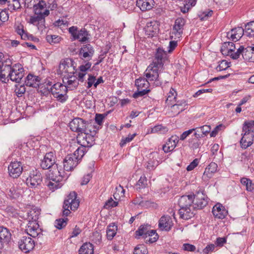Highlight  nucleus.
I'll use <instances>...</instances> for the list:
<instances>
[{
	"label": "nucleus",
	"instance_id": "nucleus-6",
	"mask_svg": "<svg viewBox=\"0 0 254 254\" xmlns=\"http://www.w3.org/2000/svg\"><path fill=\"white\" fill-rule=\"evenodd\" d=\"M193 197L192 207L193 209H202L208 203V197L203 190H199L196 191L195 194L193 195Z\"/></svg>",
	"mask_w": 254,
	"mask_h": 254
},
{
	"label": "nucleus",
	"instance_id": "nucleus-25",
	"mask_svg": "<svg viewBox=\"0 0 254 254\" xmlns=\"http://www.w3.org/2000/svg\"><path fill=\"white\" fill-rule=\"evenodd\" d=\"M245 34L244 29L241 27L233 28L227 34V37L233 41H238L242 36Z\"/></svg>",
	"mask_w": 254,
	"mask_h": 254
},
{
	"label": "nucleus",
	"instance_id": "nucleus-49",
	"mask_svg": "<svg viewBox=\"0 0 254 254\" xmlns=\"http://www.w3.org/2000/svg\"><path fill=\"white\" fill-rule=\"evenodd\" d=\"M147 249L143 244L138 245L134 249V254H147Z\"/></svg>",
	"mask_w": 254,
	"mask_h": 254
},
{
	"label": "nucleus",
	"instance_id": "nucleus-13",
	"mask_svg": "<svg viewBox=\"0 0 254 254\" xmlns=\"http://www.w3.org/2000/svg\"><path fill=\"white\" fill-rule=\"evenodd\" d=\"M25 231L27 234L33 238L40 237L42 235V230L39 227L38 222H28Z\"/></svg>",
	"mask_w": 254,
	"mask_h": 254
},
{
	"label": "nucleus",
	"instance_id": "nucleus-21",
	"mask_svg": "<svg viewBox=\"0 0 254 254\" xmlns=\"http://www.w3.org/2000/svg\"><path fill=\"white\" fill-rule=\"evenodd\" d=\"M185 23L186 20L182 17H179L175 20L172 32L175 36L179 38L182 36Z\"/></svg>",
	"mask_w": 254,
	"mask_h": 254
},
{
	"label": "nucleus",
	"instance_id": "nucleus-47",
	"mask_svg": "<svg viewBox=\"0 0 254 254\" xmlns=\"http://www.w3.org/2000/svg\"><path fill=\"white\" fill-rule=\"evenodd\" d=\"M241 183L246 187V190L249 191H252L254 189V184L252 183V181L248 178H242L241 179Z\"/></svg>",
	"mask_w": 254,
	"mask_h": 254
},
{
	"label": "nucleus",
	"instance_id": "nucleus-48",
	"mask_svg": "<svg viewBox=\"0 0 254 254\" xmlns=\"http://www.w3.org/2000/svg\"><path fill=\"white\" fill-rule=\"evenodd\" d=\"M147 186V179L144 175L140 177V179L136 183V189L140 190L146 188Z\"/></svg>",
	"mask_w": 254,
	"mask_h": 254
},
{
	"label": "nucleus",
	"instance_id": "nucleus-46",
	"mask_svg": "<svg viewBox=\"0 0 254 254\" xmlns=\"http://www.w3.org/2000/svg\"><path fill=\"white\" fill-rule=\"evenodd\" d=\"M150 229V225H141L138 229L135 232L136 235L139 236H143V237H147V233Z\"/></svg>",
	"mask_w": 254,
	"mask_h": 254
},
{
	"label": "nucleus",
	"instance_id": "nucleus-5",
	"mask_svg": "<svg viewBox=\"0 0 254 254\" xmlns=\"http://www.w3.org/2000/svg\"><path fill=\"white\" fill-rule=\"evenodd\" d=\"M74 64L75 62L71 59L62 60L59 66L58 73L61 75L64 73L67 75L73 74L76 70Z\"/></svg>",
	"mask_w": 254,
	"mask_h": 254
},
{
	"label": "nucleus",
	"instance_id": "nucleus-3",
	"mask_svg": "<svg viewBox=\"0 0 254 254\" xmlns=\"http://www.w3.org/2000/svg\"><path fill=\"white\" fill-rule=\"evenodd\" d=\"M57 167V169H56L54 173H51V174H50L49 178L46 182L47 186L53 191L61 188L64 184V177L62 175L64 171L62 172L58 169L57 164H56L54 167Z\"/></svg>",
	"mask_w": 254,
	"mask_h": 254
},
{
	"label": "nucleus",
	"instance_id": "nucleus-23",
	"mask_svg": "<svg viewBox=\"0 0 254 254\" xmlns=\"http://www.w3.org/2000/svg\"><path fill=\"white\" fill-rule=\"evenodd\" d=\"M212 212L215 218L221 219H224L228 214L225 207L219 203L213 206Z\"/></svg>",
	"mask_w": 254,
	"mask_h": 254
},
{
	"label": "nucleus",
	"instance_id": "nucleus-56",
	"mask_svg": "<svg viewBox=\"0 0 254 254\" xmlns=\"http://www.w3.org/2000/svg\"><path fill=\"white\" fill-rule=\"evenodd\" d=\"M177 95L176 91L174 88H171L168 94L166 103L169 104V102H172L173 100H175Z\"/></svg>",
	"mask_w": 254,
	"mask_h": 254
},
{
	"label": "nucleus",
	"instance_id": "nucleus-36",
	"mask_svg": "<svg viewBox=\"0 0 254 254\" xmlns=\"http://www.w3.org/2000/svg\"><path fill=\"white\" fill-rule=\"evenodd\" d=\"M93 245L90 243H84L79 250V254H93Z\"/></svg>",
	"mask_w": 254,
	"mask_h": 254
},
{
	"label": "nucleus",
	"instance_id": "nucleus-64",
	"mask_svg": "<svg viewBox=\"0 0 254 254\" xmlns=\"http://www.w3.org/2000/svg\"><path fill=\"white\" fill-rule=\"evenodd\" d=\"M9 18L8 14L6 10L0 9V26L2 23L7 21Z\"/></svg>",
	"mask_w": 254,
	"mask_h": 254
},
{
	"label": "nucleus",
	"instance_id": "nucleus-57",
	"mask_svg": "<svg viewBox=\"0 0 254 254\" xmlns=\"http://www.w3.org/2000/svg\"><path fill=\"white\" fill-rule=\"evenodd\" d=\"M136 135V133H133L132 134H128V136L126 137L123 138L121 142L120 143V145L121 147L124 146L127 143H128L132 141L134 137Z\"/></svg>",
	"mask_w": 254,
	"mask_h": 254
},
{
	"label": "nucleus",
	"instance_id": "nucleus-54",
	"mask_svg": "<svg viewBox=\"0 0 254 254\" xmlns=\"http://www.w3.org/2000/svg\"><path fill=\"white\" fill-rule=\"evenodd\" d=\"M212 14V10L207 9L200 12V13L198 14V16L201 20H204L207 19L209 17H211Z\"/></svg>",
	"mask_w": 254,
	"mask_h": 254
},
{
	"label": "nucleus",
	"instance_id": "nucleus-37",
	"mask_svg": "<svg viewBox=\"0 0 254 254\" xmlns=\"http://www.w3.org/2000/svg\"><path fill=\"white\" fill-rule=\"evenodd\" d=\"M135 85L137 89H149V80L146 78H139L135 80Z\"/></svg>",
	"mask_w": 254,
	"mask_h": 254
},
{
	"label": "nucleus",
	"instance_id": "nucleus-29",
	"mask_svg": "<svg viewBox=\"0 0 254 254\" xmlns=\"http://www.w3.org/2000/svg\"><path fill=\"white\" fill-rule=\"evenodd\" d=\"M40 78L38 76L29 74L26 77L25 84L26 86L37 88L39 87Z\"/></svg>",
	"mask_w": 254,
	"mask_h": 254
},
{
	"label": "nucleus",
	"instance_id": "nucleus-30",
	"mask_svg": "<svg viewBox=\"0 0 254 254\" xmlns=\"http://www.w3.org/2000/svg\"><path fill=\"white\" fill-rule=\"evenodd\" d=\"M154 5V0H137L136 5L142 11L150 10Z\"/></svg>",
	"mask_w": 254,
	"mask_h": 254
},
{
	"label": "nucleus",
	"instance_id": "nucleus-10",
	"mask_svg": "<svg viewBox=\"0 0 254 254\" xmlns=\"http://www.w3.org/2000/svg\"><path fill=\"white\" fill-rule=\"evenodd\" d=\"M24 75V69L20 64H15L12 66L10 79L16 83H19Z\"/></svg>",
	"mask_w": 254,
	"mask_h": 254
},
{
	"label": "nucleus",
	"instance_id": "nucleus-35",
	"mask_svg": "<svg viewBox=\"0 0 254 254\" xmlns=\"http://www.w3.org/2000/svg\"><path fill=\"white\" fill-rule=\"evenodd\" d=\"M40 214V210L37 208L31 209L27 214V219L29 222H38Z\"/></svg>",
	"mask_w": 254,
	"mask_h": 254
},
{
	"label": "nucleus",
	"instance_id": "nucleus-60",
	"mask_svg": "<svg viewBox=\"0 0 254 254\" xmlns=\"http://www.w3.org/2000/svg\"><path fill=\"white\" fill-rule=\"evenodd\" d=\"M26 89L24 85H16L15 92L18 97H21L25 92Z\"/></svg>",
	"mask_w": 254,
	"mask_h": 254
},
{
	"label": "nucleus",
	"instance_id": "nucleus-27",
	"mask_svg": "<svg viewBox=\"0 0 254 254\" xmlns=\"http://www.w3.org/2000/svg\"><path fill=\"white\" fill-rule=\"evenodd\" d=\"M242 137L240 140L241 146L242 148L246 149L250 146L254 140V135L242 133Z\"/></svg>",
	"mask_w": 254,
	"mask_h": 254
},
{
	"label": "nucleus",
	"instance_id": "nucleus-11",
	"mask_svg": "<svg viewBox=\"0 0 254 254\" xmlns=\"http://www.w3.org/2000/svg\"><path fill=\"white\" fill-rule=\"evenodd\" d=\"M19 248L24 253H27L35 247V242L29 237L23 236L18 241Z\"/></svg>",
	"mask_w": 254,
	"mask_h": 254
},
{
	"label": "nucleus",
	"instance_id": "nucleus-43",
	"mask_svg": "<svg viewBox=\"0 0 254 254\" xmlns=\"http://www.w3.org/2000/svg\"><path fill=\"white\" fill-rule=\"evenodd\" d=\"M87 148L81 145L80 147H78V148L74 151V152L71 154L74 155L75 159L78 160V161L80 162L81 159L84 155L85 153L87 152Z\"/></svg>",
	"mask_w": 254,
	"mask_h": 254
},
{
	"label": "nucleus",
	"instance_id": "nucleus-39",
	"mask_svg": "<svg viewBox=\"0 0 254 254\" xmlns=\"http://www.w3.org/2000/svg\"><path fill=\"white\" fill-rule=\"evenodd\" d=\"M252 49L249 46L246 48H244L243 46L242 56L245 60L250 62H254V54L253 52L251 51Z\"/></svg>",
	"mask_w": 254,
	"mask_h": 254
},
{
	"label": "nucleus",
	"instance_id": "nucleus-55",
	"mask_svg": "<svg viewBox=\"0 0 254 254\" xmlns=\"http://www.w3.org/2000/svg\"><path fill=\"white\" fill-rule=\"evenodd\" d=\"M243 50V46H240L239 48L237 49L236 52L233 51L231 54L228 56H230L233 60L238 59L241 55H242Z\"/></svg>",
	"mask_w": 254,
	"mask_h": 254
},
{
	"label": "nucleus",
	"instance_id": "nucleus-24",
	"mask_svg": "<svg viewBox=\"0 0 254 254\" xmlns=\"http://www.w3.org/2000/svg\"><path fill=\"white\" fill-rule=\"evenodd\" d=\"M173 225L171 218L169 216H163L159 221V227L161 230L169 231Z\"/></svg>",
	"mask_w": 254,
	"mask_h": 254
},
{
	"label": "nucleus",
	"instance_id": "nucleus-32",
	"mask_svg": "<svg viewBox=\"0 0 254 254\" xmlns=\"http://www.w3.org/2000/svg\"><path fill=\"white\" fill-rule=\"evenodd\" d=\"M89 135H86V134H78L77 136V140L78 143L80 144V145L84 147H90L92 145L93 138L92 141L90 139L88 138ZM91 137V136L89 135Z\"/></svg>",
	"mask_w": 254,
	"mask_h": 254
},
{
	"label": "nucleus",
	"instance_id": "nucleus-53",
	"mask_svg": "<svg viewBox=\"0 0 254 254\" xmlns=\"http://www.w3.org/2000/svg\"><path fill=\"white\" fill-rule=\"evenodd\" d=\"M176 146L175 144L169 139L163 146V150L165 153H168L173 151Z\"/></svg>",
	"mask_w": 254,
	"mask_h": 254
},
{
	"label": "nucleus",
	"instance_id": "nucleus-1",
	"mask_svg": "<svg viewBox=\"0 0 254 254\" xmlns=\"http://www.w3.org/2000/svg\"><path fill=\"white\" fill-rule=\"evenodd\" d=\"M193 199V195H183L180 198L178 204L180 207L179 213L181 218L188 220L194 215L192 211Z\"/></svg>",
	"mask_w": 254,
	"mask_h": 254
},
{
	"label": "nucleus",
	"instance_id": "nucleus-17",
	"mask_svg": "<svg viewBox=\"0 0 254 254\" xmlns=\"http://www.w3.org/2000/svg\"><path fill=\"white\" fill-rule=\"evenodd\" d=\"M9 175L13 178H18L22 173L23 167L20 162H11L8 167Z\"/></svg>",
	"mask_w": 254,
	"mask_h": 254
},
{
	"label": "nucleus",
	"instance_id": "nucleus-16",
	"mask_svg": "<svg viewBox=\"0 0 254 254\" xmlns=\"http://www.w3.org/2000/svg\"><path fill=\"white\" fill-rule=\"evenodd\" d=\"M56 157L53 152L47 153L41 160V167L43 169H49L56 163Z\"/></svg>",
	"mask_w": 254,
	"mask_h": 254
},
{
	"label": "nucleus",
	"instance_id": "nucleus-20",
	"mask_svg": "<svg viewBox=\"0 0 254 254\" xmlns=\"http://www.w3.org/2000/svg\"><path fill=\"white\" fill-rule=\"evenodd\" d=\"M11 237V234L9 230L3 226H0V249L10 241Z\"/></svg>",
	"mask_w": 254,
	"mask_h": 254
},
{
	"label": "nucleus",
	"instance_id": "nucleus-34",
	"mask_svg": "<svg viewBox=\"0 0 254 254\" xmlns=\"http://www.w3.org/2000/svg\"><path fill=\"white\" fill-rule=\"evenodd\" d=\"M217 164L215 162H211L205 168L203 173V177H206L207 179L211 178L213 174L215 173L217 169Z\"/></svg>",
	"mask_w": 254,
	"mask_h": 254
},
{
	"label": "nucleus",
	"instance_id": "nucleus-8",
	"mask_svg": "<svg viewBox=\"0 0 254 254\" xmlns=\"http://www.w3.org/2000/svg\"><path fill=\"white\" fill-rule=\"evenodd\" d=\"M87 123L82 119L76 118L69 123V127L72 131L79 132V134H83V132L86 131Z\"/></svg>",
	"mask_w": 254,
	"mask_h": 254
},
{
	"label": "nucleus",
	"instance_id": "nucleus-45",
	"mask_svg": "<svg viewBox=\"0 0 254 254\" xmlns=\"http://www.w3.org/2000/svg\"><path fill=\"white\" fill-rule=\"evenodd\" d=\"M244 30L245 35L247 36H254V21L250 22L246 24Z\"/></svg>",
	"mask_w": 254,
	"mask_h": 254
},
{
	"label": "nucleus",
	"instance_id": "nucleus-22",
	"mask_svg": "<svg viewBox=\"0 0 254 254\" xmlns=\"http://www.w3.org/2000/svg\"><path fill=\"white\" fill-rule=\"evenodd\" d=\"M145 34L148 37H152L156 36L159 32V24L156 21L148 22L144 28Z\"/></svg>",
	"mask_w": 254,
	"mask_h": 254
},
{
	"label": "nucleus",
	"instance_id": "nucleus-18",
	"mask_svg": "<svg viewBox=\"0 0 254 254\" xmlns=\"http://www.w3.org/2000/svg\"><path fill=\"white\" fill-rule=\"evenodd\" d=\"M188 103L185 100L177 101L175 104L171 106L170 116H175L184 111L188 107Z\"/></svg>",
	"mask_w": 254,
	"mask_h": 254
},
{
	"label": "nucleus",
	"instance_id": "nucleus-41",
	"mask_svg": "<svg viewBox=\"0 0 254 254\" xmlns=\"http://www.w3.org/2000/svg\"><path fill=\"white\" fill-rule=\"evenodd\" d=\"M117 231V226L115 223L110 224L107 229V238L111 240L115 236Z\"/></svg>",
	"mask_w": 254,
	"mask_h": 254
},
{
	"label": "nucleus",
	"instance_id": "nucleus-14",
	"mask_svg": "<svg viewBox=\"0 0 254 254\" xmlns=\"http://www.w3.org/2000/svg\"><path fill=\"white\" fill-rule=\"evenodd\" d=\"M42 181L41 173L37 170L31 172L27 178L26 183L28 186L35 188L39 185Z\"/></svg>",
	"mask_w": 254,
	"mask_h": 254
},
{
	"label": "nucleus",
	"instance_id": "nucleus-51",
	"mask_svg": "<svg viewBox=\"0 0 254 254\" xmlns=\"http://www.w3.org/2000/svg\"><path fill=\"white\" fill-rule=\"evenodd\" d=\"M45 6V2L42 0H40L37 4H35L33 6L34 13L40 14Z\"/></svg>",
	"mask_w": 254,
	"mask_h": 254
},
{
	"label": "nucleus",
	"instance_id": "nucleus-33",
	"mask_svg": "<svg viewBox=\"0 0 254 254\" xmlns=\"http://www.w3.org/2000/svg\"><path fill=\"white\" fill-rule=\"evenodd\" d=\"M235 45L231 42H224L221 48V53L224 56H228L233 51H235Z\"/></svg>",
	"mask_w": 254,
	"mask_h": 254
},
{
	"label": "nucleus",
	"instance_id": "nucleus-31",
	"mask_svg": "<svg viewBox=\"0 0 254 254\" xmlns=\"http://www.w3.org/2000/svg\"><path fill=\"white\" fill-rule=\"evenodd\" d=\"M91 63L89 62L85 61L84 64H81L79 66L80 72L78 73V80L81 82H83L84 77L86 74V72L91 66Z\"/></svg>",
	"mask_w": 254,
	"mask_h": 254
},
{
	"label": "nucleus",
	"instance_id": "nucleus-19",
	"mask_svg": "<svg viewBox=\"0 0 254 254\" xmlns=\"http://www.w3.org/2000/svg\"><path fill=\"white\" fill-rule=\"evenodd\" d=\"M79 162L76 160L74 155L68 154L63 161L64 169L65 171H70L73 170Z\"/></svg>",
	"mask_w": 254,
	"mask_h": 254
},
{
	"label": "nucleus",
	"instance_id": "nucleus-12",
	"mask_svg": "<svg viewBox=\"0 0 254 254\" xmlns=\"http://www.w3.org/2000/svg\"><path fill=\"white\" fill-rule=\"evenodd\" d=\"M15 31L19 35L21 38L24 40H29L34 42H38V38L33 36L24 29V26L20 23H17L14 25Z\"/></svg>",
	"mask_w": 254,
	"mask_h": 254
},
{
	"label": "nucleus",
	"instance_id": "nucleus-40",
	"mask_svg": "<svg viewBox=\"0 0 254 254\" xmlns=\"http://www.w3.org/2000/svg\"><path fill=\"white\" fill-rule=\"evenodd\" d=\"M168 131V129L166 127L163 126L162 125H158L151 128V129L148 131L147 133L165 134Z\"/></svg>",
	"mask_w": 254,
	"mask_h": 254
},
{
	"label": "nucleus",
	"instance_id": "nucleus-44",
	"mask_svg": "<svg viewBox=\"0 0 254 254\" xmlns=\"http://www.w3.org/2000/svg\"><path fill=\"white\" fill-rule=\"evenodd\" d=\"M35 15L31 16L28 22L30 24H32L34 25H36L37 23H45V19H43V17L40 15V14H35Z\"/></svg>",
	"mask_w": 254,
	"mask_h": 254
},
{
	"label": "nucleus",
	"instance_id": "nucleus-42",
	"mask_svg": "<svg viewBox=\"0 0 254 254\" xmlns=\"http://www.w3.org/2000/svg\"><path fill=\"white\" fill-rule=\"evenodd\" d=\"M97 130L98 129L94 126H92L87 123L86 127V131L83 132V134H86V135L91 136V137L89 136L88 138L90 139L92 141L94 136L96 135Z\"/></svg>",
	"mask_w": 254,
	"mask_h": 254
},
{
	"label": "nucleus",
	"instance_id": "nucleus-9",
	"mask_svg": "<svg viewBox=\"0 0 254 254\" xmlns=\"http://www.w3.org/2000/svg\"><path fill=\"white\" fill-rule=\"evenodd\" d=\"M11 64V61L10 60H7L0 65V78L4 82H6V80L8 81L10 78L12 67Z\"/></svg>",
	"mask_w": 254,
	"mask_h": 254
},
{
	"label": "nucleus",
	"instance_id": "nucleus-61",
	"mask_svg": "<svg viewBox=\"0 0 254 254\" xmlns=\"http://www.w3.org/2000/svg\"><path fill=\"white\" fill-rule=\"evenodd\" d=\"M7 194L11 198L15 199L19 196L20 192L14 187H12L8 190Z\"/></svg>",
	"mask_w": 254,
	"mask_h": 254
},
{
	"label": "nucleus",
	"instance_id": "nucleus-50",
	"mask_svg": "<svg viewBox=\"0 0 254 254\" xmlns=\"http://www.w3.org/2000/svg\"><path fill=\"white\" fill-rule=\"evenodd\" d=\"M68 219L66 217L57 219L55 222V226L58 229H62L67 225Z\"/></svg>",
	"mask_w": 254,
	"mask_h": 254
},
{
	"label": "nucleus",
	"instance_id": "nucleus-38",
	"mask_svg": "<svg viewBox=\"0 0 254 254\" xmlns=\"http://www.w3.org/2000/svg\"><path fill=\"white\" fill-rule=\"evenodd\" d=\"M70 199V209L72 210H76L79 206V201L76 199L77 194L75 191L71 192L68 195Z\"/></svg>",
	"mask_w": 254,
	"mask_h": 254
},
{
	"label": "nucleus",
	"instance_id": "nucleus-58",
	"mask_svg": "<svg viewBox=\"0 0 254 254\" xmlns=\"http://www.w3.org/2000/svg\"><path fill=\"white\" fill-rule=\"evenodd\" d=\"M153 237L152 238H149L148 241L150 243H154L156 242L158 239V236L155 230H149L148 232L147 233V237Z\"/></svg>",
	"mask_w": 254,
	"mask_h": 254
},
{
	"label": "nucleus",
	"instance_id": "nucleus-4",
	"mask_svg": "<svg viewBox=\"0 0 254 254\" xmlns=\"http://www.w3.org/2000/svg\"><path fill=\"white\" fill-rule=\"evenodd\" d=\"M50 90L58 101L64 103L67 100V88L63 84L60 82L55 83L51 87Z\"/></svg>",
	"mask_w": 254,
	"mask_h": 254
},
{
	"label": "nucleus",
	"instance_id": "nucleus-62",
	"mask_svg": "<svg viewBox=\"0 0 254 254\" xmlns=\"http://www.w3.org/2000/svg\"><path fill=\"white\" fill-rule=\"evenodd\" d=\"M158 161L156 159H149L147 162V168L150 170H154L158 165Z\"/></svg>",
	"mask_w": 254,
	"mask_h": 254
},
{
	"label": "nucleus",
	"instance_id": "nucleus-28",
	"mask_svg": "<svg viewBox=\"0 0 254 254\" xmlns=\"http://www.w3.org/2000/svg\"><path fill=\"white\" fill-rule=\"evenodd\" d=\"M94 53V49L90 44L84 45L80 50V54H82V58L89 60L91 59Z\"/></svg>",
	"mask_w": 254,
	"mask_h": 254
},
{
	"label": "nucleus",
	"instance_id": "nucleus-63",
	"mask_svg": "<svg viewBox=\"0 0 254 254\" xmlns=\"http://www.w3.org/2000/svg\"><path fill=\"white\" fill-rule=\"evenodd\" d=\"M150 89H137V91L134 92L132 97L134 98H138L139 97L143 96L150 92Z\"/></svg>",
	"mask_w": 254,
	"mask_h": 254
},
{
	"label": "nucleus",
	"instance_id": "nucleus-26",
	"mask_svg": "<svg viewBox=\"0 0 254 254\" xmlns=\"http://www.w3.org/2000/svg\"><path fill=\"white\" fill-rule=\"evenodd\" d=\"M167 52L163 48H158L156 50L154 59L152 62H155L158 64L161 63L163 66L164 62L167 59Z\"/></svg>",
	"mask_w": 254,
	"mask_h": 254
},
{
	"label": "nucleus",
	"instance_id": "nucleus-59",
	"mask_svg": "<svg viewBox=\"0 0 254 254\" xmlns=\"http://www.w3.org/2000/svg\"><path fill=\"white\" fill-rule=\"evenodd\" d=\"M231 63L228 62L225 60H222L220 62L219 64L217 66L216 70L217 71H222L227 69L230 67Z\"/></svg>",
	"mask_w": 254,
	"mask_h": 254
},
{
	"label": "nucleus",
	"instance_id": "nucleus-2",
	"mask_svg": "<svg viewBox=\"0 0 254 254\" xmlns=\"http://www.w3.org/2000/svg\"><path fill=\"white\" fill-rule=\"evenodd\" d=\"M163 69V66L161 63L158 64L155 62H152L150 64L145 72L144 75L149 81H154L156 86H161L163 81L160 77L159 74Z\"/></svg>",
	"mask_w": 254,
	"mask_h": 254
},
{
	"label": "nucleus",
	"instance_id": "nucleus-52",
	"mask_svg": "<svg viewBox=\"0 0 254 254\" xmlns=\"http://www.w3.org/2000/svg\"><path fill=\"white\" fill-rule=\"evenodd\" d=\"M61 37L55 35H48L46 36V39L48 42L52 44H57L60 42Z\"/></svg>",
	"mask_w": 254,
	"mask_h": 254
},
{
	"label": "nucleus",
	"instance_id": "nucleus-15",
	"mask_svg": "<svg viewBox=\"0 0 254 254\" xmlns=\"http://www.w3.org/2000/svg\"><path fill=\"white\" fill-rule=\"evenodd\" d=\"M64 85L66 87L67 90L68 89L72 90L77 88L79 85L78 78L73 74H69L64 75L63 79Z\"/></svg>",
	"mask_w": 254,
	"mask_h": 254
},
{
	"label": "nucleus",
	"instance_id": "nucleus-7",
	"mask_svg": "<svg viewBox=\"0 0 254 254\" xmlns=\"http://www.w3.org/2000/svg\"><path fill=\"white\" fill-rule=\"evenodd\" d=\"M68 31L72 36V40H78L80 42H85L89 39L88 33L85 28L78 30L77 27L73 26L69 28Z\"/></svg>",
	"mask_w": 254,
	"mask_h": 254
}]
</instances>
